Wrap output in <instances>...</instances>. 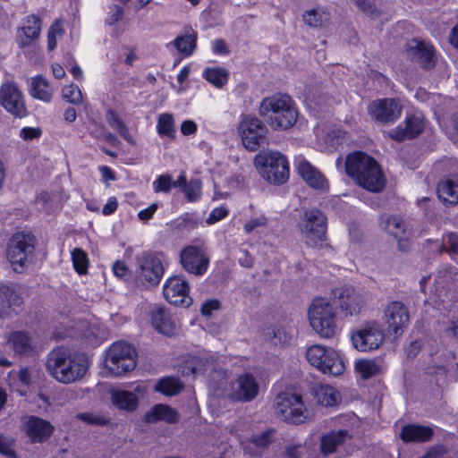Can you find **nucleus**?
Wrapping results in <instances>:
<instances>
[{
    "label": "nucleus",
    "mask_w": 458,
    "mask_h": 458,
    "mask_svg": "<svg viewBox=\"0 0 458 458\" xmlns=\"http://www.w3.org/2000/svg\"><path fill=\"white\" fill-rule=\"evenodd\" d=\"M23 429L30 443L41 444L52 436L55 428L46 420L37 416H30L23 424Z\"/></svg>",
    "instance_id": "5701e85b"
},
{
    "label": "nucleus",
    "mask_w": 458,
    "mask_h": 458,
    "mask_svg": "<svg viewBox=\"0 0 458 458\" xmlns=\"http://www.w3.org/2000/svg\"><path fill=\"white\" fill-rule=\"evenodd\" d=\"M1 102L5 110L14 116H26L27 109L22 94L14 84L7 83L2 87Z\"/></svg>",
    "instance_id": "412c9836"
},
{
    "label": "nucleus",
    "mask_w": 458,
    "mask_h": 458,
    "mask_svg": "<svg viewBox=\"0 0 458 458\" xmlns=\"http://www.w3.org/2000/svg\"><path fill=\"white\" fill-rule=\"evenodd\" d=\"M89 340H95L97 344L102 343L106 337V329L104 326L90 325L85 333Z\"/></svg>",
    "instance_id": "864d4df0"
},
{
    "label": "nucleus",
    "mask_w": 458,
    "mask_h": 458,
    "mask_svg": "<svg viewBox=\"0 0 458 458\" xmlns=\"http://www.w3.org/2000/svg\"><path fill=\"white\" fill-rule=\"evenodd\" d=\"M275 430L267 429L259 435L242 440L244 455L247 458H261L263 451L273 442Z\"/></svg>",
    "instance_id": "b1692460"
},
{
    "label": "nucleus",
    "mask_w": 458,
    "mask_h": 458,
    "mask_svg": "<svg viewBox=\"0 0 458 458\" xmlns=\"http://www.w3.org/2000/svg\"><path fill=\"white\" fill-rule=\"evenodd\" d=\"M254 163L262 178L269 183L280 185L289 178V163L278 151H262L256 156Z\"/></svg>",
    "instance_id": "20e7f679"
},
{
    "label": "nucleus",
    "mask_w": 458,
    "mask_h": 458,
    "mask_svg": "<svg viewBox=\"0 0 458 458\" xmlns=\"http://www.w3.org/2000/svg\"><path fill=\"white\" fill-rule=\"evenodd\" d=\"M304 22L310 27H320L329 20V13L321 7L314 8L304 12Z\"/></svg>",
    "instance_id": "c03bdc74"
},
{
    "label": "nucleus",
    "mask_w": 458,
    "mask_h": 458,
    "mask_svg": "<svg viewBox=\"0 0 458 458\" xmlns=\"http://www.w3.org/2000/svg\"><path fill=\"white\" fill-rule=\"evenodd\" d=\"M8 343L12 349L17 354H25L31 352L34 348L32 338L23 331H14L10 334Z\"/></svg>",
    "instance_id": "f704fd0d"
},
{
    "label": "nucleus",
    "mask_w": 458,
    "mask_h": 458,
    "mask_svg": "<svg viewBox=\"0 0 458 458\" xmlns=\"http://www.w3.org/2000/svg\"><path fill=\"white\" fill-rule=\"evenodd\" d=\"M403 106L397 98H378L368 106L369 114L381 123H393L402 114Z\"/></svg>",
    "instance_id": "dca6fc26"
},
{
    "label": "nucleus",
    "mask_w": 458,
    "mask_h": 458,
    "mask_svg": "<svg viewBox=\"0 0 458 458\" xmlns=\"http://www.w3.org/2000/svg\"><path fill=\"white\" fill-rule=\"evenodd\" d=\"M381 228L392 234L399 242L401 250H404V242L410 235L407 224L399 216L383 215L380 216Z\"/></svg>",
    "instance_id": "bb28decb"
},
{
    "label": "nucleus",
    "mask_w": 458,
    "mask_h": 458,
    "mask_svg": "<svg viewBox=\"0 0 458 458\" xmlns=\"http://www.w3.org/2000/svg\"><path fill=\"white\" fill-rule=\"evenodd\" d=\"M40 136L41 131L38 128L24 127L20 131V137L24 140H31L33 139L39 138Z\"/></svg>",
    "instance_id": "bf43d9fd"
},
{
    "label": "nucleus",
    "mask_w": 458,
    "mask_h": 458,
    "mask_svg": "<svg viewBox=\"0 0 458 458\" xmlns=\"http://www.w3.org/2000/svg\"><path fill=\"white\" fill-rule=\"evenodd\" d=\"M158 135L174 139L176 135L174 119L172 114L163 113L158 116L157 123Z\"/></svg>",
    "instance_id": "37998d69"
},
{
    "label": "nucleus",
    "mask_w": 458,
    "mask_h": 458,
    "mask_svg": "<svg viewBox=\"0 0 458 458\" xmlns=\"http://www.w3.org/2000/svg\"><path fill=\"white\" fill-rule=\"evenodd\" d=\"M201 189V182L195 179L188 182L187 184H185L184 189H182V191L189 202H194L200 199Z\"/></svg>",
    "instance_id": "de8ad7c7"
},
{
    "label": "nucleus",
    "mask_w": 458,
    "mask_h": 458,
    "mask_svg": "<svg viewBox=\"0 0 458 458\" xmlns=\"http://www.w3.org/2000/svg\"><path fill=\"white\" fill-rule=\"evenodd\" d=\"M357 6L365 13L371 16H377L378 13L377 8L367 0H355Z\"/></svg>",
    "instance_id": "052dcab7"
},
{
    "label": "nucleus",
    "mask_w": 458,
    "mask_h": 458,
    "mask_svg": "<svg viewBox=\"0 0 458 458\" xmlns=\"http://www.w3.org/2000/svg\"><path fill=\"white\" fill-rule=\"evenodd\" d=\"M14 439L0 434V454L7 458H17L13 449Z\"/></svg>",
    "instance_id": "3c124183"
},
{
    "label": "nucleus",
    "mask_w": 458,
    "mask_h": 458,
    "mask_svg": "<svg viewBox=\"0 0 458 458\" xmlns=\"http://www.w3.org/2000/svg\"><path fill=\"white\" fill-rule=\"evenodd\" d=\"M72 260L73 267L80 275H84L88 272L89 259L87 253L81 248H75L72 253Z\"/></svg>",
    "instance_id": "a18cd8bd"
},
{
    "label": "nucleus",
    "mask_w": 458,
    "mask_h": 458,
    "mask_svg": "<svg viewBox=\"0 0 458 458\" xmlns=\"http://www.w3.org/2000/svg\"><path fill=\"white\" fill-rule=\"evenodd\" d=\"M425 119L420 112L407 114L404 121L389 132L391 139L396 141L412 140L425 128Z\"/></svg>",
    "instance_id": "a211bd4d"
},
{
    "label": "nucleus",
    "mask_w": 458,
    "mask_h": 458,
    "mask_svg": "<svg viewBox=\"0 0 458 458\" xmlns=\"http://www.w3.org/2000/svg\"><path fill=\"white\" fill-rule=\"evenodd\" d=\"M437 196L445 204H458V179L441 181L437 187Z\"/></svg>",
    "instance_id": "2f4dec72"
},
{
    "label": "nucleus",
    "mask_w": 458,
    "mask_h": 458,
    "mask_svg": "<svg viewBox=\"0 0 458 458\" xmlns=\"http://www.w3.org/2000/svg\"><path fill=\"white\" fill-rule=\"evenodd\" d=\"M63 98L69 103L79 105L82 102V93L76 84H70L62 90Z\"/></svg>",
    "instance_id": "09e8293b"
},
{
    "label": "nucleus",
    "mask_w": 458,
    "mask_h": 458,
    "mask_svg": "<svg viewBox=\"0 0 458 458\" xmlns=\"http://www.w3.org/2000/svg\"><path fill=\"white\" fill-rule=\"evenodd\" d=\"M21 302V298L13 289L8 285L0 284V317H3L7 309L20 307Z\"/></svg>",
    "instance_id": "ea45409f"
},
{
    "label": "nucleus",
    "mask_w": 458,
    "mask_h": 458,
    "mask_svg": "<svg viewBox=\"0 0 458 458\" xmlns=\"http://www.w3.org/2000/svg\"><path fill=\"white\" fill-rule=\"evenodd\" d=\"M219 309V302L216 300H211L204 302L201 306V313L203 316H210L213 310Z\"/></svg>",
    "instance_id": "69168bd1"
},
{
    "label": "nucleus",
    "mask_w": 458,
    "mask_h": 458,
    "mask_svg": "<svg viewBox=\"0 0 458 458\" xmlns=\"http://www.w3.org/2000/svg\"><path fill=\"white\" fill-rule=\"evenodd\" d=\"M123 9L120 5L114 4L110 7V11L106 19V23L108 25H114L123 17Z\"/></svg>",
    "instance_id": "6e6d98bb"
},
{
    "label": "nucleus",
    "mask_w": 458,
    "mask_h": 458,
    "mask_svg": "<svg viewBox=\"0 0 458 458\" xmlns=\"http://www.w3.org/2000/svg\"><path fill=\"white\" fill-rule=\"evenodd\" d=\"M189 291L188 282L180 276L168 278L163 286L165 300L175 306L189 307L191 304L192 299Z\"/></svg>",
    "instance_id": "6ab92c4d"
},
{
    "label": "nucleus",
    "mask_w": 458,
    "mask_h": 458,
    "mask_svg": "<svg viewBox=\"0 0 458 458\" xmlns=\"http://www.w3.org/2000/svg\"><path fill=\"white\" fill-rule=\"evenodd\" d=\"M407 53L410 57L417 60L426 69L432 68L437 61L435 47L426 41H411Z\"/></svg>",
    "instance_id": "a878e982"
},
{
    "label": "nucleus",
    "mask_w": 458,
    "mask_h": 458,
    "mask_svg": "<svg viewBox=\"0 0 458 458\" xmlns=\"http://www.w3.org/2000/svg\"><path fill=\"white\" fill-rule=\"evenodd\" d=\"M259 386L255 377L250 373H243L232 384L230 398L238 402H250L256 398Z\"/></svg>",
    "instance_id": "aec40b11"
},
{
    "label": "nucleus",
    "mask_w": 458,
    "mask_h": 458,
    "mask_svg": "<svg viewBox=\"0 0 458 458\" xmlns=\"http://www.w3.org/2000/svg\"><path fill=\"white\" fill-rule=\"evenodd\" d=\"M42 21L35 15L26 16L17 32V44L21 48L29 47L32 41L37 39L41 32Z\"/></svg>",
    "instance_id": "393cba45"
},
{
    "label": "nucleus",
    "mask_w": 458,
    "mask_h": 458,
    "mask_svg": "<svg viewBox=\"0 0 458 458\" xmlns=\"http://www.w3.org/2000/svg\"><path fill=\"white\" fill-rule=\"evenodd\" d=\"M238 260L242 267L247 268L251 267L254 263V259L247 250H241V256Z\"/></svg>",
    "instance_id": "774afa93"
},
{
    "label": "nucleus",
    "mask_w": 458,
    "mask_h": 458,
    "mask_svg": "<svg viewBox=\"0 0 458 458\" xmlns=\"http://www.w3.org/2000/svg\"><path fill=\"white\" fill-rule=\"evenodd\" d=\"M308 315L311 327L320 337L332 338L337 334L335 314L327 299L315 298Z\"/></svg>",
    "instance_id": "39448f33"
},
{
    "label": "nucleus",
    "mask_w": 458,
    "mask_h": 458,
    "mask_svg": "<svg viewBox=\"0 0 458 458\" xmlns=\"http://www.w3.org/2000/svg\"><path fill=\"white\" fill-rule=\"evenodd\" d=\"M276 412L289 423L301 424L310 418V411L300 394L292 393L278 394L276 398Z\"/></svg>",
    "instance_id": "9d476101"
},
{
    "label": "nucleus",
    "mask_w": 458,
    "mask_h": 458,
    "mask_svg": "<svg viewBox=\"0 0 458 458\" xmlns=\"http://www.w3.org/2000/svg\"><path fill=\"white\" fill-rule=\"evenodd\" d=\"M354 370L361 379L366 380L381 374L383 367L375 359H360L354 363Z\"/></svg>",
    "instance_id": "72a5a7b5"
},
{
    "label": "nucleus",
    "mask_w": 458,
    "mask_h": 458,
    "mask_svg": "<svg viewBox=\"0 0 458 458\" xmlns=\"http://www.w3.org/2000/svg\"><path fill=\"white\" fill-rule=\"evenodd\" d=\"M29 91L32 98L47 103L51 101L54 94V89L41 75L31 78Z\"/></svg>",
    "instance_id": "c756f323"
},
{
    "label": "nucleus",
    "mask_w": 458,
    "mask_h": 458,
    "mask_svg": "<svg viewBox=\"0 0 458 458\" xmlns=\"http://www.w3.org/2000/svg\"><path fill=\"white\" fill-rule=\"evenodd\" d=\"M151 322L156 330L166 335L174 333V325L170 314L163 308L156 307L151 311Z\"/></svg>",
    "instance_id": "7c9ffc66"
},
{
    "label": "nucleus",
    "mask_w": 458,
    "mask_h": 458,
    "mask_svg": "<svg viewBox=\"0 0 458 458\" xmlns=\"http://www.w3.org/2000/svg\"><path fill=\"white\" fill-rule=\"evenodd\" d=\"M157 204H151L147 208H144V209L140 210L138 213V217L141 221H144V222L148 221L150 218H152V216L155 214V212L157 211Z\"/></svg>",
    "instance_id": "338daca9"
},
{
    "label": "nucleus",
    "mask_w": 458,
    "mask_h": 458,
    "mask_svg": "<svg viewBox=\"0 0 458 458\" xmlns=\"http://www.w3.org/2000/svg\"><path fill=\"white\" fill-rule=\"evenodd\" d=\"M443 242L453 254L458 255V235L456 233H446L443 238Z\"/></svg>",
    "instance_id": "4d7b16f0"
},
{
    "label": "nucleus",
    "mask_w": 458,
    "mask_h": 458,
    "mask_svg": "<svg viewBox=\"0 0 458 458\" xmlns=\"http://www.w3.org/2000/svg\"><path fill=\"white\" fill-rule=\"evenodd\" d=\"M134 347L124 341L114 343L106 352V366L114 376H122L136 367Z\"/></svg>",
    "instance_id": "1a4fd4ad"
},
{
    "label": "nucleus",
    "mask_w": 458,
    "mask_h": 458,
    "mask_svg": "<svg viewBox=\"0 0 458 458\" xmlns=\"http://www.w3.org/2000/svg\"><path fill=\"white\" fill-rule=\"evenodd\" d=\"M243 146L250 150H257L267 142V129L261 120L253 115H244L238 127Z\"/></svg>",
    "instance_id": "f8f14e48"
},
{
    "label": "nucleus",
    "mask_w": 458,
    "mask_h": 458,
    "mask_svg": "<svg viewBox=\"0 0 458 458\" xmlns=\"http://www.w3.org/2000/svg\"><path fill=\"white\" fill-rule=\"evenodd\" d=\"M385 334L380 325L370 321L351 335L352 346L360 352H370L378 349L383 344Z\"/></svg>",
    "instance_id": "ddd939ff"
},
{
    "label": "nucleus",
    "mask_w": 458,
    "mask_h": 458,
    "mask_svg": "<svg viewBox=\"0 0 458 458\" xmlns=\"http://www.w3.org/2000/svg\"><path fill=\"white\" fill-rule=\"evenodd\" d=\"M202 77L216 89H222L227 84L229 72L220 66L207 67L202 72Z\"/></svg>",
    "instance_id": "4c0bfd02"
},
{
    "label": "nucleus",
    "mask_w": 458,
    "mask_h": 458,
    "mask_svg": "<svg viewBox=\"0 0 458 458\" xmlns=\"http://www.w3.org/2000/svg\"><path fill=\"white\" fill-rule=\"evenodd\" d=\"M298 227L307 245L317 247L322 245L327 238V218L317 208L305 210L301 217Z\"/></svg>",
    "instance_id": "6e6552de"
},
{
    "label": "nucleus",
    "mask_w": 458,
    "mask_h": 458,
    "mask_svg": "<svg viewBox=\"0 0 458 458\" xmlns=\"http://www.w3.org/2000/svg\"><path fill=\"white\" fill-rule=\"evenodd\" d=\"M64 34V29L59 20H56L49 27L47 31V49L52 51L56 47V38Z\"/></svg>",
    "instance_id": "8fccbe9b"
},
{
    "label": "nucleus",
    "mask_w": 458,
    "mask_h": 458,
    "mask_svg": "<svg viewBox=\"0 0 458 458\" xmlns=\"http://www.w3.org/2000/svg\"><path fill=\"white\" fill-rule=\"evenodd\" d=\"M228 215V210L225 207L215 208L207 218V224L213 225Z\"/></svg>",
    "instance_id": "13d9d810"
},
{
    "label": "nucleus",
    "mask_w": 458,
    "mask_h": 458,
    "mask_svg": "<svg viewBox=\"0 0 458 458\" xmlns=\"http://www.w3.org/2000/svg\"><path fill=\"white\" fill-rule=\"evenodd\" d=\"M345 170L358 185L371 192H379L385 188L386 180L379 165L363 152L349 154Z\"/></svg>",
    "instance_id": "f03ea898"
},
{
    "label": "nucleus",
    "mask_w": 458,
    "mask_h": 458,
    "mask_svg": "<svg viewBox=\"0 0 458 458\" xmlns=\"http://www.w3.org/2000/svg\"><path fill=\"white\" fill-rule=\"evenodd\" d=\"M197 35L193 30L184 35L178 36L172 42L174 47L185 56H190L196 47Z\"/></svg>",
    "instance_id": "a19ab883"
},
{
    "label": "nucleus",
    "mask_w": 458,
    "mask_h": 458,
    "mask_svg": "<svg viewBox=\"0 0 458 458\" xmlns=\"http://www.w3.org/2000/svg\"><path fill=\"white\" fill-rule=\"evenodd\" d=\"M383 320L387 326L388 332L397 337L409 325V311L401 301H392L384 310Z\"/></svg>",
    "instance_id": "f3484780"
},
{
    "label": "nucleus",
    "mask_w": 458,
    "mask_h": 458,
    "mask_svg": "<svg viewBox=\"0 0 458 458\" xmlns=\"http://www.w3.org/2000/svg\"><path fill=\"white\" fill-rule=\"evenodd\" d=\"M348 436V431L344 429L331 431L330 433L324 435L321 438L322 453L325 454L334 453L337 446L343 444Z\"/></svg>",
    "instance_id": "c9c22d12"
},
{
    "label": "nucleus",
    "mask_w": 458,
    "mask_h": 458,
    "mask_svg": "<svg viewBox=\"0 0 458 458\" xmlns=\"http://www.w3.org/2000/svg\"><path fill=\"white\" fill-rule=\"evenodd\" d=\"M306 358L310 365L327 375L340 376L345 370L344 358L330 347L314 344L307 349Z\"/></svg>",
    "instance_id": "423d86ee"
},
{
    "label": "nucleus",
    "mask_w": 458,
    "mask_h": 458,
    "mask_svg": "<svg viewBox=\"0 0 458 458\" xmlns=\"http://www.w3.org/2000/svg\"><path fill=\"white\" fill-rule=\"evenodd\" d=\"M259 114L272 129L287 130L297 122L299 112L291 96L276 93L263 98Z\"/></svg>",
    "instance_id": "7ed1b4c3"
},
{
    "label": "nucleus",
    "mask_w": 458,
    "mask_h": 458,
    "mask_svg": "<svg viewBox=\"0 0 458 458\" xmlns=\"http://www.w3.org/2000/svg\"><path fill=\"white\" fill-rule=\"evenodd\" d=\"M313 394L317 402L326 407L336 405L341 395L339 392L332 386L327 384L316 385L313 388Z\"/></svg>",
    "instance_id": "c85d7f7f"
},
{
    "label": "nucleus",
    "mask_w": 458,
    "mask_h": 458,
    "mask_svg": "<svg viewBox=\"0 0 458 458\" xmlns=\"http://www.w3.org/2000/svg\"><path fill=\"white\" fill-rule=\"evenodd\" d=\"M136 278L142 285L157 284L164 275L162 260L153 254H143L136 260Z\"/></svg>",
    "instance_id": "4468645a"
},
{
    "label": "nucleus",
    "mask_w": 458,
    "mask_h": 458,
    "mask_svg": "<svg viewBox=\"0 0 458 458\" xmlns=\"http://www.w3.org/2000/svg\"><path fill=\"white\" fill-rule=\"evenodd\" d=\"M36 238L30 233L17 232L9 241L7 259L13 270L21 273L34 256Z\"/></svg>",
    "instance_id": "0eeeda50"
},
{
    "label": "nucleus",
    "mask_w": 458,
    "mask_h": 458,
    "mask_svg": "<svg viewBox=\"0 0 458 458\" xmlns=\"http://www.w3.org/2000/svg\"><path fill=\"white\" fill-rule=\"evenodd\" d=\"M178 420V413L173 408L166 404H156L145 415V420L148 423L164 420L168 423L176 422Z\"/></svg>",
    "instance_id": "473e14b6"
},
{
    "label": "nucleus",
    "mask_w": 458,
    "mask_h": 458,
    "mask_svg": "<svg viewBox=\"0 0 458 458\" xmlns=\"http://www.w3.org/2000/svg\"><path fill=\"white\" fill-rule=\"evenodd\" d=\"M294 165L298 174L303 178L310 187L319 191H327L328 189V182L325 176L304 157H296L294 159Z\"/></svg>",
    "instance_id": "4be33fe9"
},
{
    "label": "nucleus",
    "mask_w": 458,
    "mask_h": 458,
    "mask_svg": "<svg viewBox=\"0 0 458 458\" xmlns=\"http://www.w3.org/2000/svg\"><path fill=\"white\" fill-rule=\"evenodd\" d=\"M106 119L108 123V125L117 131V133L129 144L134 145L135 140L133 137L131 135L130 131L123 122V120L118 115V114L109 109L106 112Z\"/></svg>",
    "instance_id": "e433bc0d"
},
{
    "label": "nucleus",
    "mask_w": 458,
    "mask_h": 458,
    "mask_svg": "<svg viewBox=\"0 0 458 458\" xmlns=\"http://www.w3.org/2000/svg\"><path fill=\"white\" fill-rule=\"evenodd\" d=\"M197 131V124L191 120L183 121L181 124V132L185 136L195 134Z\"/></svg>",
    "instance_id": "e2e57ef3"
},
{
    "label": "nucleus",
    "mask_w": 458,
    "mask_h": 458,
    "mask_svg": "<svg viewBox=\"0 0 458 458\" xmlns=\"http://www.w3.org/2000/svg\"><path fill=\"white\" fill-rule=\"evenodd\" d=\"M212 51L215 55H224L228 54V48L224 39L218 38L212 41Z\"/></svg>",
    "instance_id": "680f3d73"
},
{
    "label": "nucleus",
    "mask_w": 458,
    "mask_h": 458,
    "mask_svg": "<svg viewBox=\"0 0 458 458\" xmlns=\"http://www.w3.org/2000/svg\"><path fill=\"white\" fill-rule=\"evenodd\" d=\"M433 437V429L428 426L407 424L402 428L400 437L403 442H427Z\"/></svg>",
    "instance_id": "cd10ccee"
},
{
    "label": "nucleus",
    "mask_w": 458,
    "mask_h": 458,
    "mask_svg": "<svg viewBox=\"0 0 458 458\" xmlns=\"http://www.w3.org/2000/svg\"><path fill=\"white\" fill-rule=\"evenodd\" d=\"M179 257L182 269L194 276H204L209 267L210 259L202 245H186L181 250Z\"/></svg>",
    "instance_id": "9b49d317"
},
{
    "label": "nucleus",
    "mask_w": 458,
    "mask_h": 458,
    "mask_svg": "<svg viewBox=\"0 0 458 458\" xmlns=\"http://www.w3.org/2000/svg\"><path fill=\"white\" fill-rule=\"evenodd\" d=\"M112 402L121 410L134 411L138 406V396L131 391L117 390L112 393Z\"/></svg>",
    "instance_id": "58836bf2"
},
{
    "label": "nucleus",
    "mask_w": 458,
    "mask_h": 458,
    "mask_svg": "<svg viewBox=\"0 0 458 458\" xmlns=\"http://www.w3.org/2000/svg\"><path fill=\"white\" fill-rule=\"evenodd\" d=\"M118 208V201L115 197H110L107 199L106 204L104 206L102 209V214L104 216H110L114 214Z\"/></svg>",
    "instance_id": "0e129e2a"
},
{
    "label": "nucleus",
    "mask_w": 458,
    "mask_h": 458,
    "mask_svg": "<svg viewBox=\"0 0 458 458\" xmlns=\"http://www.w3.org/2000/svg\"><path fill=\"white\" fill-rule=\"evenodd\" d=\"M47 368L57 381L70 384L84 377L88 370V362L84 354L60 347L49 353Z\"/></svg>",
    "instance_id": "f257e3e1"
},
{
    "label": "nucleus",
    "mask_w": 458,
    "mask_h": 458,
    "mask_svg": "<svg viewBox=\"0 0 458 458\" xmlns=\"http://www.w3.org/2000/svg\"><path fill=\"white\" fill-rule=\"evenodd\" d=\"M331 307L338 309L344 317L357 315L361 309L362 300L351 286L337 287L332 290Z\"/></svg>",
    "instance_id": "2eb2a0df"
},
{
    "label": "nucleus",
    "mask_w": 458,
    "mask_h": 458,
    "mask_svg": "<svg viewBox=\"0 0 458 458\" xmlns=\"http://www.w3.org/2000/svg\"><path fill=\"white\" fill-rule=\"evenodd\" d=\"M453 267H449V269H445L444 275H441V272L435 278V291L437 296L441 300V297L445 294L446 287L448 286L452 276H453Z\"/></svg>",
    "instance_id": "49530a36"
},
{
    "label": "nucleus",
    "mask_w": 458,
    "mask_h": 458,
    "mask_svg": "<svg viewBox=\"0 0 458 458\" xmlns=\"http://www.w3.org/2000/svg\"><path fill=\"white\" fill-rule=\"evenodd\" d=\"M155 192H169L172 187V175L165 174L158 175L153 182Z\"/></svg>",
    "instance_id": "603ef678"
},
{
    "label": "nucleus",
    "mask_w": 458,
    "mask_h": 458,
    "mask_svg": "<svg viewBox=\"0 0 458 458\" xmlns=\"http://www.w3.org/2000/svg\"><path fill=\"white\" fill-rule=\"evenodd\" d=\"M183 388V383L173 377H165L157 381L155 390L167 396H174L179 394Z\"/></svg>",
    "instance_id": "79ce46f5"
},
{
    "label": "nucleus",
    "mask_w": 458,
    "mask_h": 458,
    "mask_svg": "<svg viewBox=\"0 0 458 458\" xmlns=\"http://www.w3.org/2000/svg\"><path fill=\"white\" fill-rule=\"evenodd\" d=\"M267 224V218L265 216H259L250 219L244 225V232L250 233L256 231L258 228L265 227Z\"/></svg>",
    "instance_id": "5fc2aeb1"
}]
</instances>
